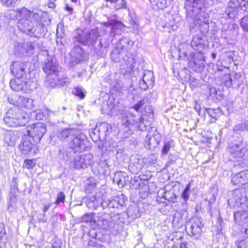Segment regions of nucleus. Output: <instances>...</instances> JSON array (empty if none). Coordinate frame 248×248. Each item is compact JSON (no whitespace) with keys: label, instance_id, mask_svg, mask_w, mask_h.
<instances>
[{"label":"nucleus","instance_id":"nucleus-1","mask_svg":"<svg viewBox=\"0 0 248 248\" xmlns=\"http://www.w3.org/2000/svg\"><path fill=\"white\" fill-rule=\"evenodd\" d=\"M119 217V215L115 213H99L96 215L94 213H91L82 217L81 220L82 222H90L92 227L94 229H107L110 223L115 222Z\"/></svg>","mask_w":248,"mask_h":248},{"label":"nucleus","instance_id":"nucleus-2","mask_svg":"<svg viewBox=\"0 0 248 248\" xmlns=\"http://www.w3.org/2000/svg\"><path fill=\"white\" fill-rule=\"evenodd\" d=\"M3 121L8 126H24L28 123V118L25 113L14 107L8 110Z\"/></svg>","mask_w":248,"mask_h":248},{"label":"nucleus","instance_id":"nucleus-3","mask_svg":"<svg viewBox=\"0 0 248 248\" xmlns=\"http://www.w3.org/2000/svg\"><path fill=\"white\" fill-rule=\"evenodd\" d=\"M135 54L132 53H126L124 50H121L118 47H115L110 55V58L114 62H120L122 66L125 65L126 71H130L134 68L135 62Z\"/></svg>","mask_w":248,"mask_h":248},{"label":"nucleus","instance_id":"nucleus-4","mask_svg":"<svg viewBox=\"0 0 248 248\" xmlns=\"http://www.w3.org/2000/svg\"><path fill=\"white\" fill-rule=\"evenodd\" d=\"M77 133V132H74V135L68 139L69 146L72 148L76 152L88 150L90 147V143L87 140L86 136Z\"/></svg>","mask_w":248,"mask_h":248},{"label":"nucleus","instance_id":"nucleus-5","mask_svg":"<svg viewBox=\"0 0 248 248\" xmlns=\"http://www.w3.org/2000/svg\"><path fill=\"white\" fill-rule=\"evenodd\" d=\"M98 36L99 33L96 30L89 31L77 30L74 39L79 44L87 45L95 43Z\"/></svg>","mask_w":248,"mask_h":248},{"label":"nucleus","instance_id":"nucleus-6","mask_svg":"<svg viewBox=\"0 0 248 248\" xmlns=\"http://www.w3.org/2000/svg\"><path fill=\"white\" fill-rule=\"evenodd\" d=\"M46 132V125L41 122L33 124L27 128V134L31 136L34 142L36 143L40 141Z\"/></svg>","mask_w":248,"mask_h":248},{"label":"nucleus","instance_id":"nucleus-7","mask_svg":"<svg viewBox=\"0 0 248 248\" xmlns=\"http://www.w3.org/2000/svg\"><path fill=\"white\" fill-rule=\"evenodd\" d=\"M202 227L203 224L200 219L194 217L187 223L186 230L188 235L198 238L202 234Z\"/></svg>","mask_w":248,"mask_h":248},{"label":"nucleus","instance_id":"nucleus-8","mask_svg":"<svg viewBox=\"0 0 248 248\" xmlns=\"http://www.w3.org/2000/svg\"><path fill=\"white\" fill-rule=\"evenodd\" d=\"M8 100L10 104L21 108L31 109L34 106L32 99L23 96L12 95L11 97H8Z\"/></svg>","mask_w":248,"mask_h":248},{"label":"nucleus","instance_id":"nucleus-9","mask_svg":"<svg viewBox=\"0 0 248 248\" xmlns=\"http://www.w3.org/2000/svg\"><path fill=\"white\" fill-rule=\"evenodd\" d=\"M30 83V81H23L21 78H16L11 80L10 85L12 90L15 92L29 93L32 91Z\"/></svg>","mask_w":248,"mask_h":248},{"label":"nucleus","instance_id":"nucleus-10","mask_svg":"<svg viewBox=\"0 0 248 248\" xmlns=\"http://www.w3.org/2000/svg\"><path fill=\"white\" fill-rule=\"evenodd\" d=\"M119 112L122 124L126 128L128 127V129L131 131L130 127L134 125L138 117L125 109H120Z\"/></svg>","mask_w":248,"mask_h":248},{"label":"nucleus","instance_id":"nucleus-11","mask_svg":"<svg viewBox=\"0 0 248 248\" xmlns=\"http://www.w3.org/2000/svg\"><path fill=\"white\" fill-rule=\"evenodd\" d=\"M59 66L55 59L48 56L44 61L43 70L47 76L52 75L54 77L58 76Z\"/></svg>","mask_w":248,"mask_h":248},{"label":"nucleus","instance_id":"nucleus-12","mask_svg":"<svg viewBox=\"0 0 248 248\" xmlns=\"http://www.w3.org/2000/svg\"><path fill=\"white\" fill-rule=\"evenodd\" d=\"M228 151L232 157L236 159L243 158L247 154V150L242 142L238 143H230Z\"/></svg>","mask_w":248,"mask_h":248},{"label":"nucleus","instance_id":"nucleus-13","mask_svg":"<svg viewBox=\"0 0 248 248\" xmlns=\"http://www.w3.org/2000/svg\"><path fill=\"white\" fill-rule=\"evenodd\" d=\"M185 9L186 11V16H198L202 11V4L200 3L201 0H186Z\"/></svg>","mask_w":248,"mask_h":248},{"label":"nucleus","instance_id":"nucleus-14","mask_svg":"<svg viewBox=\"0 0 248 248\" xmlns=\"http://www.w3.org/2000/svg\"><path fill=\"white\" fill-rule=\"evenodd\" d=\"M125 203L124 196L123 195L114 196L109 199H104L102 203V207L105 209L118 208L123 206Z\"/></svg>","mask_w":248,"mask_h":248},{"label":"nucleus","instance_id":"nucleus-15","mask_svg":"<svg viewBox=\"0 0 248 248\" xmlns=\"http://www.w3.org/2000/svg\"><path fill=\"white\" fill-rule=\"evenodd\" d=\"M74 132H77V130L72 128L56 130L51 136V140L57 143L62 141L68 137L70 139L71 136L74 135Z\"/></svg>","mask_w":248,"mask_h":248},{"label":"nucleus","instance_id":"nucleus-16","mask_svg":"<svg viewBox=\"0 0 248 248\" xmlns=\"http://www.w3.org/2000/svg\"><path fill=\"white\" fill-rule=\"evenodd\" d=\"M103 199L101 193L96 192L94 195L85 197L83 200L89 209L95 210L100 205H102Z\"/></svg>","mask_w":248,"mask_h":248},{"label":"nucleus","instance_id":"nucleus-17","mask_svg":"<svg viewBox=\"0 0 248 248\" xmlns=\"http://www.w3.org/2000/svg\"><path fill=\"white\" fill-rule=\"evenodd\" d=\"M203 54V53H199L196 57V54L195 53H193L189 59H188L189 67H191L196 71H200L201 69L204 67V59Z\"/></svg>","mask_w":248,"mask_h":248},{"label":"nucleus","instance_id":"nucleus-18","mask_svg":"<svg viewBox=\"0 0 248 248\" xmlns=\"http://www.w3.org/2000/svg\"><path fill=\"white\" fill-rule=\"evenodd\" d=\"M84 52L82 48L80 46L75 45L71 51V57L70 59V66H74L83 61L84 58Z\"/></svg>","mask_w":248,"mask_h":248},{"label":"nucleus","instance_id":"nucleus-19","mask_svg":"<svg viewBox=\"0 0 248 248\" xmlns=\"http://www.w3.org/2000/svg\"><path fill=\"white\" fill-rule=\"evenodd\" d=\"M74 159L76 169L87 168L93 163V156L90 154L77 155Z\"/></svg>","mask_w":248,"mask_h":248},{"label":"nucleus","instance_id":"nucleus-20","mask_svg":"<svg viewBox=\"0 0 248 248\" xmlns=\"http://www.w3.org/2000/svg\"><path fill=\"white\" fill-rule=\"evenodd\" d=\"M241 77L240 73H235L232 76L230 74H225L222 78V82L228 88H238L240 85V79Z\"/></svg>","mask_w":248,"mask_h":248},{"label":"nucleus","instance_id":"nucleus-21","mask_svg":"<svg viewBox=\"0 0 248 248\" xmlns=\"http://www.w3.org/2000/svg\"><path fill=\"white\" fill-rule=\"evenodd\" d=\"M144 165L143 159L139 156L132 155L130 158V162L128 167L129 171L132 173H139Z\"/></svg>","mask_w":248,"mask_h":248},{"label":"nucleus","instance_id":"nucleus-22","mask_svg":"<svg viewBox=\"0 0 248 248\" xmlns=\"http://www.w3.org/2000/svg\"><path fill=\"white\" fill-rule=\"evenodd\" d=\"M154 85V75L150 71H146L142 77V80L140 81L141 89L146 90L148 88L153 87Z\"/></svg>","mask_w":248,"mask_h":248},{"label":"nucleus","instance_id":"nucleus-23","mask_svg":"<svg viewBox=\"0 0 248 248\" xmlns=\"http://www.w3.org/2000/svg\"><path fill=\"white\" fill-rule=\"evenodd\" d=\"M232 183L235 185H243L248 184V170L241 171L232 177Z\"/></svg>","mask_w":248,"mask_h":248},{"label":"nucleus","instance_id":"nucleus-24","mask_svg":"<svg viewBox=\"0 0 248 248\" xmlns=\"http://www.w3.org/2000/svg\"><path fill=\"white\" fill-rule=\"evenodd\" d=\"M247 197L245 190L243 188L235 189L232 193V197L229 201L234 202L235 205H239L243 204L246 201Z\"/></svg>","mask_w":248,"mask_h":248},{"label":"nucleus","instance_id":"nucleus-25","mask_svg":"<svg viewBox=\"0 0 248 248\" xmlns=\"http://www.w3.org/2000/svg\"><path fill=\"white\" fill-rule=\"evenodd\" d=\"M26 68V63L19 62H14L11 68V71L16 77L21 78L26 73L25 70Z\"/></svg>","mask_w":248,"mask_h":248},{"label":"nucleus","instance_id":"nucleus-26","mask_svg":"<svg viewBox=\"0 0 248 248\" xmlns=\"http://www.w3.org/2000/svg\"><path fill=\"white\" fill-rule=\"evenodd\" d=\"M31 136L24 134L22 138V142L19 146V148L22 154H27L32 149L34 144L31 142Z\"/></svg>","mask_w":248,"mask_h":248},{"label":"nucleus","instance_id":"nucleus-27","mask_svg":"<svg viewBox=\"0 0 248 248\" xmlns=\"http://www.w3.org/2000/svg\"><path fill=\"white\" fill-rule=\"evenodd\" d=\"M114 183H116L120 187H123L129 181V177L127 173L123 171H119L115 173L113 179Z\"/></svg>","mask_w":248,"mask_h":248},{"label":"nucleus","instance_id":"nucleus-28","mask_svg":"<svg viewBox=\"0 0 248 248\" xmlns=\"http://www.w3.org/2000/svg\"><path fill=\"white\" fill-rule=\"evenodd\" d=\"M191 46L199 53H203V50L205 47L204 39L199 36H195L191 42Z\"/></svg>","mask_w":248,"mask_h":248},{"label":"nucleus","instance_id":"nucleus-29","mask_svg":"<svg viewBox=\"0 0 248 248\" xmlns=\"http://www.w3.org/2000/svg\"><path fill=\"white\" fill-rule=\"evenodd\" d=\"M76 153L74 149L70 146L62 147L59 150V156L61 159L67 161L72 159Z\"/></svg>","mask_w":248,"mask_h":248},{"label":"nucleus","instance_id":"nucleus-30","mask_svg":"<svg viewBox=\"0 0 248 248\" xmlns=\"http://www.w3.org/2000/svg\"><path fill=\"white\" fill-rule=\"evenodd\" d=\"M19 139L17 131H9L4 135V142L8 146H13Z\"/></svg>","mask_w":248,"mask_h":248},{"label":"nucleus","instance_id":"nucleus-31","mask_svg":"<svg viewBox=\"0 0 248 248\" xmlns=\"http://www.w3.org/2000/svg\"><path fill=\"white\" fill-rule=\"evenodd\" d=\"M133 44V42L130 40L129 38L123 37L120 40L119 43L117 44L115 47H118L119 49L124 50L126 53H130L128 50L131 49Z\"/></svg>","mask_w":248,"mask_h":248},{"label":"nucleus","instance_id":"nucleus-32","mask_svg":"<svg viewBox=\"0 0 248 248\" xmlns=\"http://www.w3.org/2000/svg\"><path fill=\"white\" fill-rule=\"evenodd\" d=\"M178 47L179 49L180 57H184V58H187L188 60L193 55V53L190 51L192 47L188 44L182 43L179 44Z\"/></svg>","mask_w":248,"mask_h":248},{"label":"nucleus","instance_id":"nucleus-33","mask_svg":"<svg viewBox=\"0 0 248 248\" xmlns=\"http://www.w3.org/2000/svg\"><path fill=\"white\" fill-rule=\"evenodd\" d=\"M110 126L106 123H102L99 125H97L94 129V132H98V136L99 138L104 139L108 133Z\"/></svg>","mask_w":248,"mask_h":248},{"label":"nucleus","instance_id":"nucleus-34","mask_svg":"<svg viewBox=\"0 0 248 248\" xmlns=\"http://www.w3.org/2000/svg\"><path fill=\"white\" fill-rule=\"evenodd\" d=\"M108 24L111 27V34L113 35L121 34V31L124 27L122 22L117 20H111Z\"/></svg>","mask_w":248,"mask_h":248},{"label":"nucleus","instance_id":"nucleus-35","mask_svg":"<svg viewBox=\"0 0 248 248\" xmlns=\"http://www.w3.org/2000/svg\"><path fill=\"white\" fill-rule=\"evenodd\" d=\"M38 27L34 25V23L31 21V24H30L25 31H21L22 32L26 33L30 36H34L35 37H39V33L37 32L36 30Z\"/></svg>","mask_w":248,"mask_h":248},{"label":"nucleus","instance_id":"nucleus-36","mask_svg":"<svg viewBox=\"0 0 248 248\" xmlns=\"http://www.w3.org/2000/svg\"><path fill=\"white\" fill-rule=\"evenodd\" d=\"M235 220L240 224L245 223L248 218V211H239L234 214Z\"/></svg>","mask_w":248,"mask_h":248},{"label":"nucleus","instance_id":"nucleus-37","mask_svg":"<svg viewBox=\"0 0 248 248\" xmlns=\"http://www.w3.org/2000/svg\"><path fill=\"white\" fill-rule=\"evenodd\" d=\"M152 8L156 11L162 10L167 6L166 0H149Z\"/></svg>","mask_w":248,"mask_h":248},{"label":"nucleus","instance_id":"nucleus-38","mask_svg":"<svg viewBox=\"0 0 248 248\" xmlns=\"http://www.w3.org/2000/svg\"><path fill=\"white\" fill-rule=\"evenodd\" d=\"M30 24H31V21L27 16H24L19 19L17 23V26L20 31H25L26 27Z\"/></svg>","mask_w":248,"mask_h":248},{"label":"nucleus","instance_id":"nucleus-39","mask_svg":"<svg viewBox=\"0 0 248 248\" xmlns=\"http://www.w3.org/2000/svg\"><path fill=\"white\" fill-rule=\"evenodd\" d=\"M159 142V141L156 140L154 137H152L150 135H147L145 140V146L149 149L155 147L158 144Z\"/></svg>","mask_w":248,"mask_h":248},{"label":"nucleus","instance_id":"nucleus-40","mask_svg":"<svg viewBox=\"0 0 248 248\" xmlns=\"http://www.w3.org/2000/svg\"><path fill=\"white\" fill-rule=\"evenodd\" d=\"M58 79L57 76L54 77L52 75L47 76L46 81V85L50 87H55L58 84Z\"/></svg>","mask_w":248,"mask_h":248},{"label":"nucleus","instance_id":"nucleus-41","mask_svg":"<svg viewBox=\"0 0 248 248\" xmlns=\"http://www.w3.org/2000/svg\"><path fill=\"white\" fill-rule=\"evenodd\" d=\"M107 2H110L111 3H115V9L116 10L125 7V0H105Z\"/></svg>","mask_w":248,"mask_h":248},{"label":"nucleus","instance_id":"nucleus-42","mask_svg":"<svg viewBox=\"0 0 248 248\" xmlns=\"http://www.w3.org/2000/svg\"><path fill=\"white\" fill-rule=\"evenodd\" d=\"M172 146V141H165L164 143V145L162 147L161 153V156H166L169 153V151L170 149V148Z\"/></svg>","mask_w":248,"mask_h":248},{"label":"nucleus","instance_id":"nucleus-43","mask_svg":"<svg viewBox=\"0 0 248 248\" xmlns=\"http://www.w3.org/2000/svg\"><path fill=\"white\" fill-rule=\"evenodd\" d=\"M144 119L142 117H138L137 119V122L135 123V124L134 126L135 127L138 128L140 130L144 131L147 129V127L146 125L143 123Z\"/></svg>","mask_w":248,"mask_h":248},{"label":"nucleus","instance_id":"nucleus-44","mask_svg":"<svg viewBox=\"0 0 248 248\" xmlns=\"http://www.w3.org/2000/svg\"><path fill=\"white\" fill-rule=\"evenodd\" d=\"M72 92L75 95L78 96L80 99H83L85 96L84 89L81 87L76 86L72 90Z\"/></svg>","mask_w":248,"mask_h":248},{"label":"nucleus","instance_id":"nucleus-45","mask_svg":"<svg viewBox=\"0 0 248 248\" xmlns=\"http://www.w3.org/2000/svg\"><path fill=\"white\" fill-rule=\"evenodd\" d=\"M207 112L210 117L217 120L218 116L220 113V110L219 108L217 109L209 108L207 109Z\"/></svg>","mask_w":248,"mask_h":248},{"label":"nucleus","instance_id":"nucleus-46","mask_svg":"<svg viewBox=\"0 0 248 248\" xmlns=\"http://www.w3.org/2000/svg\"><path fill=\"white\" fill-rule=\"evenodd\" d=\"M17 178L13 177L11 181V194H13V196H16L18 191Z\"/></svg>","mask_w":248,"mask_h":248},{"label":"nucleus","instance_id":"nucleus-47","mask_svg":"<svg viewBox=\"0 0 248 248\" xmlns=\"http://www.w3.org/2000/svg\"><path fill=\"white\" fill-rule=\"evenodd\" d=\"M235 245L237 248H248V237L243 240L236 241Z\"/></svg>","mask_w":248,"mask_h":248},{"label":"nucleus","instance_id":"nucleus-48","mask_svg":"<svg viewBox=\"0 0 248 248\" xmlns=\"http://www.w3.org/2000/svg\"><path fill=\"white\" fill-rule=\"evenodd\" d=\"M36 165V163L34 160L26 159L24 161L23 168H27L29 170L33 169Z\"/></svg>","mask_w":248,"mask_h":248},{"label":"nucleus","instance_id":"nucleus-49","mask_svg":"<svg viewBox=\"0 0 248 248\" xmlns=\"http://www.w3.org/2000/svg\"><path fill=\"white\" fill-rule=\"evenodd\" d=\"M190 189V184H188L185 187L184 190L182 193L181 197L184 199L185 201H187L189 197V192Z\"/></svg>","mask_w":248,"mask_h":248},{"label":"nucleus","instance_id":"nucleus-50","mask_svg":"<svg viewBox=\"0 0 248 248\" xmlns=\"http://www.w3.org/2000/svg\"><path fill=\"white\" fill-rule=\"evenodd\" d=\"M39 22L42 27L50 24L51 19L48 18L49 16H39Z\"/></svg>","mask_w":248,"mask_h":248},{"label":"nucleus","instance_id":"nucleus-51","mask_svg":"<svg viewBox=\"0 0 248 248\" xmlns=\"http://www.w3.org/2000/svg\"><path fill=\"white\" fill-rule=\"evenodd\" d=\"M18 0H0V2L2 5L6 7L14 6Z\"/></svg>","mask_w":248,"mask_h":248},{"label":"nucleus","instance_id":"nucleus-52","mask_svg":"<svg viewBox=\"0 0 248 248\" xmlns=\"http://www.w3.org/2000/svg\"><path fill=\"white\" fill-rule=\"evenodd\" d=\"M240 25L245 31H248V16H244L241 19Z\"/></svg>","mask_w":248,"mask_h":248},{"label":"nucleus","instance_id":"nucleus-53","mask_svg":"<svg viewBox=\"0 0 248 248\" xmlns=\"http://www.w3.org/2000/svg\"><path fill=\"white\" fill-rule=\"evenodd\" d=\"M65 194L63 192H60L57 197V200L55 203L58 205L60 202H64L65 201Z\"/></svg>","mask_w":248,"mask_h":248},{"label":"nucleus","instance_id":"nucleus-54","mask_svg":"<svg viewBox=\"0 0 248 248\" xmlns=\"http://www.w3.org/2000/svg\"><path fill=\"white\" fill-rule=\"evenodd\" d=\"M147 102V98H143L137 104H136L134 107V108L135 110L137 111H139V110L142 108L143 106L145 105V104Z\"/></svg>","mask_w":248,"mask_h":248},{"label":"nucleus","instance_id":"nucleus-55","mask_svg":"<svg viewBox=\"0 0 248 248\" xmlns=\"http://www.w3.org/2000/svg\"><path fill=\"white\" fill-rule=\"evenodd\" d=\"M50 205H51V203L49 202H48L47 203L44 205V206L42 208V211L44 212V214L43 215V217L39 219L40 221H42L43 222L46 221V219L44 218V217L45 216V213L49 209Z\"/></svg>","mask_w":248,"mask_h":248},{"label":"nucleus","instance_id":"nucleus-56","mask_svg":"<svg viewBox=\"0 0 248 248\" xmlns=\"http://www.w3.org/2000/svg\"><path fill=\"white\" fill-rule=\"evenodd\" d=\"M18 13L20 16H30L32 14V12L23 7L18 11Z\"/></svg>","mask_w":248,"mask_h":248},{"label":"nucleus","instance_id":"nucleus-57","mask_svg":"<svg viewBox=\"0 0 248 248\" xmlns=\"http://www.w3.org/2000/svg\"><path fill=\"white\" fill-rule=\"evenodd\" d=\"M189 81L190 86L193 87H197L199 85L198 80L196 79L194 77L190 76L189 78Z\"/></svg>","mask_w":248,"mask_h":248},{"label":"nucleus","instance_id":"nucleus-58","mask_svg":"<svg viewBox=\"0 0 248 248\" xmlns=\"http://www.w3.org/2000/svg\"><path fill=\"white\" fill-rule=\"evenodd\" d=\"M99 45L100 46V50H96L97 48L95 49V50L96 51V54L97 55V56H101L102 55V50H103V48H107L108 47V45L107 44V45H103L101 41H100L99 42Z\"/></svg>","mask_w":248,"mask_h":248},{"label":"nucleus","instance_id":"nucleus-59","mask_svg":"<svg viewBox=\"0 0 248 248\" xmlns=\"http://www.w3.org/2000/svg\"><path fill=\"white\" fill-rule=\"evenodd\" d=\"M123 85L120 81H117L115 85L112 84L111 87L113 88L116 91H119L122 88Z\"/></svg>","mask_w":248,"mask_h":248},{"label":"nucleus","instance_id":"nucleus-60","mask_svg":"<svg viewBox=\"0 0 248 248\" xmlns=\"http://www.w3.org/2000/svg\"><path fill=\"white\" fill-rule=\"evenodd\" d=\"M6 233L5 226L4 224L0 223V239L3 237V235Z\"/></svg>","mask_w":248,"mask_h":248},{"label":"nucleus","instance_id":"nucleus-61","mask_svg":"<svg viewBox=\"0 0 248 248\" xmlns=\"http://www.w3.org/2000/svg\"><path fill=\"white\" fill-rule=\"evenodd\" d=\"M96 187V184L95 183L88 184L87 185L86 189L87 190L90 191L92 189H93L94 188Z\"/></svg>","mask_w":248,"mask_h":248},{"label":"nucleus","instance_id":"nucleus-62","mask_svg":"<svg viewBox=\"0 0 248 248\" xmlns=\"http://www.w3.org/2000/svg\"><path fill=\"white\" fill-rule=\"evenodd\" d=\"M65 8L66 11L69 12L70 14H72V11H73V8L71 7L68 4L65 5Z\"/></svg>","mask_w":248,"mask_h":248},{"label":"nucleus","instance_id":"nucleus-63","mask_svg":"<svg viewBox=\"0 0 248 248\" xmlns=\"http://www.w3.org/2000/svg\"><path fill=\"white\" fill-rule=\"evenodd\" d=\"M54 6V3L53 2H50L48 4V7L50 8H52Z\"/></svg>","mask_w":248,"mask_h":248},{"label":"nucleus","instance_id":"nucleus-64","mask_svg":"<svg viewBox=\"0 0 248 248\" xmlns=\"http://www.w3.org/2000/svg\"><path fill=\"white\" fill-rule=\"evenodd\" d=\"M211 56L213 59H215L216 58V54L215 53H212L211 54Z\"/></svg>","mask_w":248,"mask_h":248}]
</instances>
